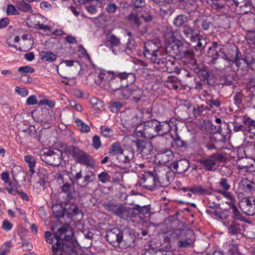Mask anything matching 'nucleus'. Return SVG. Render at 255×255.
<instances>
[{
  "label": "nucleus",
  "instance_id": "f257e3e1",
  "mask_svg": "<svg viewBox=\"0 0 255 255\" xmlns=\"http://www.w3.org/2000/svg\"><path fill=\"white\" fill-rule=\"evenodd\" d=\"M74 233L69 225H64L59 228L54 233L52 238L51 233L49 231L45 232V238L46 242L52 244L53 255H63L65 247L64 242L71 241L73 237Z\"/></svg>",
  "mask_w": 255,
  "mask_h": 255
},
{
  "label": "nucleus",
  "instance_id": "f03ea898",
  "mask_svg": "<svg viewBox=\"0 0 255 255\" xmlns=\"http://www.w3.org/2000/svg\"><path fill=\"white\" fill-rule=\"evenodd\" d=\"M98 79L96 81L97 85L108 91H117L123 85L115 73L113 71L102 70L98 73Z\"/></svg>",
  "mask_w": 255,
  "mask_h": 255
},
{
  "label": "nucleus",
  "instance_id": "7ed1b4c3",
  "mask_svg": "<svg viewBox=\"0 0 255 255\" xmlns=\"http://www.w3.org/2000/svg\"><path fill=\"white\" fill-rule=\"evenodd\" d=\"M183 32L191 43H196L193 46L196 51L200 53H202L204 51L207 44L208 38L206 36L201 34L199 30L194 29L188 25H185L183 27Z\"/></svg>",
  "mask_w": 255,
  "mask_h": 255
},
{
  "label": "nucleus",
  "instance_id": "20e7f679",
  "mask_svg": "<svg viewBox=\"0 0 255 255\" xmlns=\"http://www.w3.org/2000/svg\"><path fill=\"white\" fill-rule=\"evenodd\" d=\"M226 160V157L220 153H215L208 157H201L197 160L204 169L206 171H215L218 167V164L220 162Z\"/></svg>",
  "mask_w": 255,
  "mask_h": 255
},
{
  "label": "nucleus",
  "instance_id": "39448f33",
  "mask_svg": "<svg viewBox=\"0 0 255 255\" xmlns=\"http://www.w3.org/2000/svg\"><path fill=\"white\" fill-rule=\"evenodd\" d=\"M120 164L128 170L135 172L137 171V164L134 160V151L131 149H126L123 152L117 157Z\"/></svg>",
  "mask_w": 255,
  "mask_h": 255
},
{
  "label": "nucleus",
  "instance_id": "423d86ee",
  "mask_svg": "<svg viewBox=\"0 0 255 255\" xmlns=\"http://www.w3.org/2000/svg\"><path fill=\"white\" fill-rule=\"evenodd\" d=\"M138 184L142 188L148 190H153L156 187L158 180L155 172L147 171L138 175Z\"/></svg>",
  "mask_w": 255,
  "mask_h": 255
},
{
  "label": "nucleus",
  "instance_id": "0eeeda50",
  "mask_svg": "<svg viewBox=\"0 0 255 255\" xmlns=\"http://www.w3.org/2000/svg\"><path fill=\"white\" fill-rule=\"evenodd\" d=\"M71 149L72 155L77 163L88 167L95 166V160L89 154L77 146H72Z\"/></svg>",
  "mask_w": 255,
  "mask_h": 255
},
{
  "label": "nucleus",
  "instance_id": "6e6552de",
  "mask_svg": "<svg viewBox=\"0 0 255 255\" xmlns=\"http://www.w3.org/2000/svg\"><path fill=\"white\" fill-rule=\"evenodd\" d=\"M62 151L58 149H49L40 154V158L49 165L58 166L62 161Z\"/></svg>",
  "mask_w": 255,
  "mask_h": 255
},
{
  "label": "nucleus",
  "instance_id": "1a4fd4ad",
  "mask_svg": "<svg viewBox=\"0 0 255 255\" xmlns=\"http://www.w3.org/2000/svg\"><path fill=\"white\" fill-rule=\"evenodd\" d=\"M144 56L149 60L151 62L157 65H163L168 72H172V69H169L168 67L170 65H174V62L170 60H167L166 58L161 57V53H157L155 52H149L146 49H144L143 51Z\"/></svg>",
  "mask_w": 255,
  "mask_h": 255
},
{
  "label": "nucleus",
  "instance_id": "9d476101",
  "mask_svg": "<svg viewBox=\"0 0 255 255\" xmlns=\"http://www.w3.org/2000/svg\"><path fill=\"white\" fill-rule=\"evenodd\" d=\"M140 115L141 113L138 110L129 111L122 115V119L125 125L135 128L144 122V118Z\"/></svg>",
  "mask_w": 255,
  "mask_h": 255
},
{
  "label": "nucleus",
  "instance_id": "9b49d317",
  "mask_svg": "<svg viewBox=\"0 0 255 255\" xmlns=\"http://www.w3.org/2000/svg\"><path fill=\"white\" fill-rule=\"evenodd\" d=\"M225 59L228 62L235 64L238 67H239L241 66V62L240 61L242 60L246 64L251 66L252 69L255 70V57H253L248 56L243 58L241 53L237 47L236 48L235 57H233V56H226Z\"/></svg>",
  "mask_w": 255,
  "mask_h": 255
},
{
  "label": "nucleus",
  "instance_id": "f8f14e48",
  "mask_svg": "<svg viewBox=\"0 0 255 255\" xmlns=\"http://www.w3.org/2000/svg\"><path fill=\"white\" fill-rule=\"evenodd\" d=\"M106 238L111 245L119 247L123 241V232L118 228H112L107 231Z\"/></svg>",
  "mask_w": 255,
  "mask_h": 255
},
{
  "label": "nucleus",
  "instance_id": "ddd939ff",
  "mask_svg": "<svg viewBox=\"0 0 255 255\" xmlns=\"http://www.w3.org/2000/svg\"><path fill=\"white\" fill-rule=\"evenodd\" d=\"M243 213L248 216L255 214V199L254 197H245L242 199L239 203Z\"/></svg>",
  "mask_w": 255,
  "mask_h": 255
},
{
  "label": "nucleus",
  "instance_id": "4468645a",
  "mask_svg": "<svg viewBox=\"0 0 255 255\" xmlns=\"http://www.w3.org/2000/svg\"><path fill=\"white\" fill-rule=\"evenodd\" d=\"M157 121L154 119L145 121L143 123V135L146 138L152 139L157 136Z\"/></svg>",
  "mask_w": 255,
  "mask_h": 255
},
{
  "label": "nucleus",
  "instance_id": "2eb2a0df",
  "mask_svg": "<svg viewBox=\"0 0 255 255\" xmlns=\"http://www.w3.org/2000/svg\"><path fill=\"white\" fill-rule=\"evenodd\" d=\"M184 48L180 41L166 44L165 50L170 56L178 58L181 51Z\"/></svg>",
  "mask_w": 255,
  "mask_h": 255
},
{
  "label": "nucleus",
  "instance_id": "dca6fc26",
  "mask_svg": "<svg viewBox=\"0 0 255 255\" xmlns=\"http://www.w3.org/2000/svg\"><path fill=\"white\" fill-rule=\"evenodd\" d=\"M189 167V161L186 158H182L178 160L174 161L170 165L171 168H172L177 174L185 173L187 171Z\"/></svg>",
  "mask_w": 255,
  "mask_h": 255
},
{
  "label": "nucleus",
  "instance_id": "f3484780",
  "mask_svg": "<svg viewBox=\"0 0 255 255\" xmlns=\"http://www.w3.org/2000/svg\"><path fill=\"white\" fill-rule=\"evenodd\" d=\"M169 1H166L163 3L155 5L154 9L155 12L162 17L170 15L173 12L174 9Z\"/></svg>",
  "mask_w": 255,
  "mask_h": 255
},
{
  "label": "nucleus",
  "instance_id": "a211bd4d",
  "mask_svg": "<svg viewBox=\"0 0 255 255\" xmlns=\"http://www.w3.org/2000/svg\"><path fill=\"white\" fill-rule=\"evenodd\" d=\"M117 215L124 219L128 220L135 217L137 213L134 208H129L122 205L119 207Z\"/></svg>",
  "mask_w": 255,
  "mask_h": 255
},
{
  "label": "nucleus",
  "instance_id": "6ab92c4d",
  "mask_svg": "<svg viewBox=\"0 0 255 255\" xmlns=\"http://www.w3.org/2000/svg\"><path fill=\"white\" fill-rule=\"evenodd\" d=\"M136 146L142 156H146L151 153L152 151V145L150 142L143 140H137Z\"/></svg>",
  "mask_w": 255,
  "mask_h": 255
},
{
  "label": "nucleus",
  "instance_id": "aec40b11",
  "mask_svg": "<svg viewBox=\"0 0 255 255\" xmlns=\"http://www.w3.org/2000/svg\"><path fill=\"white\" fill-rule=\"evenodd\" d=\"M224 225L227 228L228 233L231 235H237L241 233L242 225L237 221L232 220L225 222Z\"/></svg>",
  "mask_w": 255,
  "mask_h": 255
},
{
  "label": "nucleus",
  "instance_id": "412c9836",
  "mask_svg": "<svg viewBox=\"0 0 255 255\" xmlns=\"http://www.w3.org/2000/svg\"><path fill=\"white\" fill-rule=\"evenodd\" d=\"M219 186L221 189L216 190V192L221 194L225 197H231V193L229 191L231 188V185L226 178L221 179L219 182Z\"/></svg>",
  "mask_w": 255,
  "mask_h": 255
},
{
  "label": "nucleus",
  "instance_id": "4be33fe9",
  "mask_svg": "<svg viewBox=\"0 0 255 255\" xmlns=\"http://www.w3.org/2000/svg\"><path fill=\"white\" fill-rule=\"evenodd\" d=\"M194 57V53L192 51L185 49L184 48L178 58L180 59L181 60L186 64H191L193 65H196V62L195 60Z\"/></svg>",
  "mask_w": 255,
  "mask_h": 255
},
{
  "label": "nucleus",
  "instance_id": "5701e85b",
  "mask_svg": "<svg viewBox=\"0 0 255 255\" xmlns=\"http://www.w3.org/2000/svg\"><path fill=\"white\" fill-rule=\"evenodd\" d=\"M168 234L173 239H179L186 237L188 235H192L193 231L191 230H185L179 229H171L168 232Z\"/></svg>",
  "mask_w": 255,
  "mask_h": 255
},
{
  "label": "nucleus",
  "instance_id": "b1692460",
  "mask_svg": "<svg viewBox=\"0 0 255 255\" xmlns=\"http://www.w3.org/2000/svg\"><path fill=\"white\" fill-rule=\"evenodd\" d=\"M171 130V126L169 122L168 121L159 122L157 121L156 134L157 136H164L165 134L169 132Z\"/></svg>",
  "mask_w": 255,
  "mask_h": 255
},
{
  "label": "nucleus",
  "instance_id": "393cba45",
  "mask_svg": "<svg viewBox=\"0 0 255 255\" xmlns=\"http://www.w3.org/2000/svg\"><path fill=\"white\" fill-rule=\"evenodd\" d=\"M180 37L179 32L177 31H173L170 29H167L164 34L165 42L166 44L175 42L177 41H180L179 38Z\"/></svg>",
  "mask_w": 255,
  "mask_h": 255
},
{
  "label": "nucleus",
  "instance_id": "a878e982",
  "mask_svg": "<svg viewBox=\"0 0 255 255\" xmlns=\"http://www.w3.org/2000/svg\"><path fill=\"white\" fill-rule=\"evenodd\" d=\"M40 59L44 62L51 63L55 61L57 59V56L53 52L48 51H42L39 52Z\"/></svg>",
  "mask_w": 255,
  "mask_h": 255
},
{
  "label": "nucleus",
  "instance_id": "bb28decb",
  "mask_svg": "<svg viewBox=\"0 0 255 255\" xmlns=\"http://www.w3.org/2000/svg\"><path fill=\"white\" fill-rule=\"evenodd\" d=\"M194 234L193 232L192 235H188L186 237H183L177 242V246L179 248H186L190 246L194 242Z\"/></svg>",
  "mask_w": 255,
  "mask_h": 255
},
{
  "label": "nucleus",
  "instance_id": "cd10ccee",
  "mask_svg": "<svg viewBox=\"0 0 255 255\" xmlns=\"http://www.w3.org/2000/svg\"><path fill=\"white\" fill-rule=\"evenodd\" d=\"M242 122L246 126V131L255 135V121L250 118L243 117Z\"/></svg>",
  "mask_w": 255,
  "mask_h": 255
},
{
  "label": "nucleus",
  "instance_id": "c85d7f7f",
  "mask_svg": "<svg viewBox=\"0 0 255 255\" xmlns=\"http://www.w3.org/2000/svg\"><path fill=\"white\" fill-rule=\"evenodd\" d=\"M197 70H198V69ZM198 71L199 76L203 78L204 81L208 84L211 85V82L214 80V76L213 74L206 69Z\"/></svg>",
  "mask_w": 255,
  "mask_h": 255
},
{
  "label": "nucleus",
  "instance_id": "c756f323",
  "mask_svg": "<svg viewBox=\"0 0 255 255\" xmlns=\"http://www.w3.org/2000/svg\"><path fill=\"white\" fill-rule=\"evenodd\" d=\"M173 157V153L170 150H166L164 152L158 154L160 162L164 164L171 161Z\"/></svg>",
  "mask_w": 255,
  "mask_h": 255
},
{
  "label": "nucleus",
  "instance_id": "7c9ffc66",
  "mask_svg": "<svg viewBox=\"0 0 255 255\" xmlns=\"http://www.w3.org/2000/svg\"><path fill=\"white\" fill-rule=\"evenodd\" d=\"M125 149L122 148L121 145L119 142L112 144L109 148V153L113 156H116V158L122 154Z\"/></svg>",
  "mask_w": 255,
  "mask_h": 255
},
{
  "label": "nucleus",
  "instance_id": "2f4dec72",
  "mask_svg": "<svg viewBox=\"0 0 255 255\" xmlns=\"http://www.w3.org/2000/svg\"><path fill=\"white\" fill-rule=\"evenodd\" d=\"M107 42L110 43L111 46L112 51L115 54V50L113 49V47H118L120 46L121 44L120 39L115 34H108L107 37Z\"/></svg>",
  "mask_w": 255,
  "mask_h": 255
},
{
  "label": "nucleus",
  "instance_id": "473e14b6",
  "mask_svg": "<svg viewBox=\"0 0 255 255\" xmlns=\"http://www.w3.org/2000/svg\"><path fill=\"white\" fill-rule=\"evenodd\" d=\"M144 49L149 52H155L157 53H161L159 50V43H154L152 41H149L144 43Z\"/></svg>",
  "mask_w": 255,
  "mask_h": 255
},
{
  "label": "nucleus",
  "instance_id": "72a5a7b5",
  "mask_svg": "<svg viewBox=\"0 0 255 255\" xmlns=\"http://www.w3.org/2000/svg\"><path fill=\"white\" fill-rule=\"evenodd\" d=\"M24 161L28 164L29 171L31 174L35 173L36 161L35 158L31 155H27L24 156Z\"/></svg>",
  "mask_w": 255,
  "mask_h": 255
},
{
  "label": "nucleus",
  "instance_id": "f704fd0d",
  "mask_svg": "<svg viewBox=\"0 0 255 255\" xmlns=\"http://www.w3.org/2000/svg\"><path fill=\"white\" fill-rule=\"evenodd\" d=\"M183 190L184 192L190 191L193 194H205L207 193V190L204 189L201 186H194L191 188H183Z\"/></svg>",
  "mask_w": 255,
  "mask_h": 255
},
{
  "label": "nucleus",
  "instance_id": "c9c22d12",
  "mask_svg": "<svg viewBox=\"0 0 255 255\" xmlns=\"http://www.w3.org/2000/svg\"><path fill=\"white\" fill-rule=\"evenodd\" d=\"M176 173L175 171L169 170L166 172L165 175V181H164L162 183H160L161 186L166 187L169 185L174 180L175 176Z\"/></svg>",
  "mask_w": 255,
  "mask_h": 255
},
{
  "label": "nucleus",
  "instance_id": "e433bc0d",
  "mask_svg": "<svg viewBox=\"0 0 255 255\" xmlns=\"http://www.w3.org/2000/svg\"><path fill=\"white\" fill-rule=\"evenodd\" d=\"M53 215L56 218H60L63 217L64 215L65 209L59 205H55L52 207Z\"/></svg>",
  "mask_w": 255,
  "mask_h": 255
},
{
  "label": "nucleus",
  "instance_id": "4c0bfd02",
  "mask_svg": "<svg viewBox=\"0 0 255 255\" xmlns=\"http://www.w3.org/2000/svg\"><path fill=\"white\" fill-rule=\"evenodd\" d=\"M75 123L82 133H88L90 131V127L81 119L79 118L75 119Z\"/></svg>",
  "mask_w": 255,
  "mask_h": 255
},
{
  "label": "nucleus",
  "instance_id": "58836bf2",
  "mask_svg": "<svg viewBox=\"0 0 255 255\" xmlns=\"http://www.w3.org/2000/svg\"><path fill=\"white\" fill-rule=\"evenodd\" d=\"M115 76L117 77V78L122 81L124 80L128 79V78H130L132 80H134L135 76L134 74L132 73H127L126 72H114Z\"/></svg>",
  "mask_w": 255,
  "mask_h": 255
},
{
  "label": "nucleus",
  "instance_id": "ea45409f",
  "mask_svg": "<svg viewBox=\"0 0 255 255\" xmlns=\"http://www.w3.org/2000/svg\"><path fill=\"white\" fill-rule=\"evenodd\" d=\"M172 138L173 141L172 142V146L173 147H176L177 148L187 147V142L185 141L182 140L179 136L176 135L174 137H172Z\"/></svg>",
  "mask_w": 255,
  "mask_h": 255
},
{
  "label": "nucleus",
  "instance_id": "a19ab883",
  "mask_svg": "<svg viewBox=\"0 0 255 255\" xmlns=\"http://www.w3.org/2000/svg\"><path fill=\"white\" fill-rule=\"evenodd\" d=\"M76 61L73 60H64L59 65L60 68H57V71L61 77L66 78V76H65V74L63 72L62 70L64 68L63 64H65L66 66L71 67L73 66L74 63Z\"/></svg>",
  "mask_w": 255,
  "mask_h": 255
},
{
  "label": "nucleus",
  "instance_id": "79ce46f5",
  "mask_svg": "<svg viewBox=\"0 0 255 255\" xmlns=\"http://www.w3.org/2000/svg\"><path fill=\"white\" fill-rule=\"evenodd\" d=\"M5 189L7 191L8 193H9L11 195H15L16 193H18L19 195H20L21 197L23 199H24L26 201L28 200V197L27 194L23 192H18L17 190L16 187L14 185H13V186H12L11 187H6L5 188Z\"/></svg>",
  "mask_w": 255,
  "mask_h": 255
},
{
  "label": "nucleus",
  "instance_id": "37998d69",
  "mask_svg": "<svg viewBox=\"0 0 255 255\" xmlns=\"http://www.w3.org/2000/svg\"><path fill=\"white\" fill-rule=\"evenodd\" d=\"M65 209L67 213L71 216H77L81 213L79 208L74 204L70 205L69 207H66Z\"/></svg>",
  "mask_w": 255,
  "mask_h": 255
},
{
  "label": "nucleus",
  "instance_id": "c03bdc74",
  "mask_svg": "<svg viewBox=\"0 0 255 255\" xmlns=\"http://www.w3.org/2000/svg\"><path fill=\"white\" fill-rule=\"evenodd\" d=\"M252 6V2L250 0H244L243 3H241L239 8H240L241 13H246L249 11V10L251 9Z\"/></svg>",
  "mask_w": 255,
  "mask_h": 255
},
{
  "label": "nucleus",
  "instance_id": "a18cd8bd",
  "mask_svg": "<svg viewBox=\"0 0 255 255\" xmlns=\"http://www.w3.org/2000/svg\"><path fill=\"white\" fill-rule=\"evenodd\" d=\"M188 21V17L185 15H179L174 20L173 23L176 27H179Z\"/></svg>",
  "mask_w": 255,
  "mask_h": 255
},
{
  "label": "nucleus",
  "instance_id": "49530a36",
  "mask_svg": "<svg viewBox=\"0 0 255 255\" xmlns=\"http://www.w3.org/2000/svg\"><path fill=\"white\" fill-rule=\"evenodd\" d=\"M17 6L19 10L23 12H30L32 11L31 6L23 0L17 2Z\"/></svg>",
  "mask_w": 255,
  "mask_h": 255
},
{
  "label": "nucleus",
  "instance_id": "de8ad7c7",
  "mask_svg": "<svg viewBox=\"0 0 255 255\" xmlns=\"http://www.w3.org/2000/svg\"><path fill=\"white\" fill-rule=\"evenodd\" d=\"M103 206L105 209L109 211L112 212L114 214L117 215L119 206H117L116 205H115L112 203H104Z\"/></svg>",
  "mask_w": 255,
  "mask_h": 255
},
{
  "label": "nucleus",
  "instance_id": "09e8293b",
  "mask_svg": "<svg viewBox=\"0 0 255 255\" xmlns=\"http://www.w3.org/2000/svg\"><path fill=\"white\" fill-rule=\"evenodd\" d=\"M101 130L102 134L105 137H111L113 135V130L107 126H102Z\"/></svg>",
  "mask_w": 255,
  "mask_h": 255
},
{
  "label": "nucleus",
  "instance_id": "8fccbe9b",
  "mask_svg": "<svg viewBox=\"0 0 255 255\" xmlns=\"http://www.w3.org/2000/svg\"><path fill=\"white\" fill-rule=\"evenodd\" d=\"M232 212L233 214L232 217L233 218V220H240V221H244V217L240 213L239 211L237 209V207L235 206L233 207V208L231 209Z\"/></svg>",
  "mask_w": 255,
  "mask_h": 255
},
{
  "label": "nucleus",
  "instance_id": "3c124183",
  "mask_svg": "<svg viewBox=\"0 0 255 255\" xmlns=\"http://www.w3.org/2000/svg\"><path fill=\"white\" fill-rule=\"evenodd\" d=\"M98 179L102 183L105 184L110 181V176L106 172H102L98 175Z\"/></svg>",
  "mask_w": 255,
  "mask_h": 255
},
{
  "label": "nucleus",
  "instance_id": "603ef678",
  "mask_svg": "<svg viewBox=\"0 0 255 255\" xmlns=\"http://www.w3.org/2000/svg\"><path fill=\"white\" fill-rule=\"evenodd\" d=\"M139 111L141 113V116L144 118V121H146L147 118L152 116V108L151 107L143 109L141 111Z\"/></svg>",
  "mask_w": 255,
  "mask_h": 255
},
{
  "label": "nucleus",
  "instance_id": "864d4df0",
  "mask_svg": "<svg viewBox=\"0 0 255 255\" xmlns=\"http://www.w3.org/2000/svg\"><path fill=\"white\" fill-rule=\"evenodd\" d=\"M34 69L30 66H25L20 67L18 68L17 71L19 73H24V74L27 73H33L34 72Z\"/></svg>",
  "mask_w": 255,
  "mask_h": 255
},
{
  "label": "nucleus",
  "instance_id": "5fc2aeb1",
  "mask_svg": "<svg viewBox=\"0 0 255 255\" xmlns=\"http://www.w3.org/2000/svg\"><path fill=\"white\" fill-rule=\"evenodd\" d=\"M90 102L95 108L98 109H100L104 106L103 103L97 98H91Z\"/></svg>",
  "mask_w": 255,
  "mask_h": 255
},
{
  "label": "nucleus",
  "instance_id": "6e6d98bb",
  "mask_svg": "<svg viewBox=\"0 0 255 255\" xmlns=\"http://www.w3.org/2000/svg\"><path fill=\"white\" fill-rule=\"evenodd\" d=\"M35 28L39 30H42L46 33H50L51 31L50 26L43 23H40L39 22L35 24Z\"/></svg>",
  "mask_w": 255,
  "mask_h": 255
},
{
  "label": "nucleus",
  "instance_id": "4d7b16f0",
  "mask_svg": "<svg viewBox=\"0 0 255 255\" xmlns=\"http://www.w3.org/2000/svg\"><path fill=\"white\" fill-rule=\"evenodd\" d=\"M234 130L235 132L238 131H246V126L243 124V125H240L238 122H235L233 123Z\"/></svg>",
  "mask_w": 255,
  "mask_h": 255
},
{
  "label": "nucleus",
  "instance_id": "13d9d810",
  "mask_svg": "<svg viewBox=\"0 0 255 255\" xmlns=\"http://www.w3.org/2000/svg\"><path fill=\"white\" fill-rule=\"evenodd\" d=\"M134 209L135 210V212L137 213V215L139 213L144 215L149 212L150 208L148 206H144L142 207L137 206Z\"/></svg>",
  "mask_w": 255,
  "mask_h": 255
},
{
  "label": "nucleus",
  "instance_id": "bf43d9fd",
  "mask_svg": "<svg viewBox=\"0 0 255 255\" xmlns=\"http://www.w3.org/2000/svg\"><path fill=\"white\" fill-rule=\"evenodd\" d=\"M243 94L241 92H238L234 97V100L236 105L239 106L242 103Z\"/></svg>",
  "mask_w": 255,
  "mask_h": 255
},
{
  "label": "nucleus",
  "instance_id": "052dcab7",
  "mask_svg": "<svg viewBox=\"0 0 255 255\" xmlns=\"http://www.w3.org/2000/svg\"><path fill=\"white\" fill-rule=\"evenodd\" d=\"M6 12L8 15H16L19 14V12L16 10L15 6L12 4H8L7 5Z\"/></svg>",
  "mask_w": 255,
  "mask_h": 255
},
{
  "label": "nucleus",
  "instance_id": "680f3d73",
  "mask_svg": "<svg viewBox=\"0 0 255 255\" xmlns=\"http://www.w3.org/2000/svg\"><path fill=\"white\" fill-rule=\"evenodd\" d=\"M15 92L21 97H25L28 95V91L26 88L17 86L15 88Z\"/></svg>",
  "mask_w": 255,
  "mask_h": 255
},
{
  "label": "nucleus",
  "instance_id": "e2e57ef3",
  "mask_svg": "<svg viewBox=\"0 0 255 255\" xmlns=\"http://www.w3.org/2000/svg\"><path fill=\"white\" fill-rule=\"evenodd\" d=\"M92 145L95 149H98L101 146V142L100 137L98 135H94L92 139Z\"/></svg>",
  "mask_w": 255,
  "mask_h": 255
},
{
  "label": "nucleus",
  "instance_id": "0e129e2a",
  "mask_svg": "<svg viewBox=\"0 0 255 255\" xmlns=\"http://www.w3.org/2000/svg\"><path fill=\"white\" fill-rule=\"evenodd\" d=\"M128 19L133 21L136 25H139L140 21L136 13L131 12L128 16Z\"/></svg>",
  "mask_w": 255,
  "mask_h": 255
},
{
  "label": "nucleus",
  "instance_id": "69168bd1",
  "mask_svg": "<svg viewBox=\"0 0 255 255\" xmlns=\"http://www.w3.org/2000/svg\"><path fill=\"white\" fill-rule=\"evenodd\" d=\"M118 8V6L115 3L110 2L106 6V10L109 13H114Z\"/></svg>",
  "mask_w": 255,
  "mask_h": 255
},
{
  "label": "nucleus",
  "instance_id": "338daca9",
  "mask_svg": "<svg viewBox=\"0 0 255 255\" xmlns=\"http://www.w3.org/2000/svg\"><path fill=\"white\" fill-rule=\"evenodd\" d=\"M207 103L210 108H213L214 107L218 108L221 105V102L218 99L213 100V99H211L207 101Z\"/></svg>",
  "mask_w": 255,
  "mask_h": 255
},
{
  "label": "nucleus",
  "instance_id": "774afa93",
  "mask_svg": "<svg viewBox=\"0 0 255 255\" xmlns=\"http://www.w3.org/2000/svg\"><path fill=\"white\" fill-rule=\"evenodd\" d=\"M9 244L5 243L0 249V255H6L9 252Z\"/></svg>",
  "mask_w": 255,
  "mask_h": 255
}]
</instances>
